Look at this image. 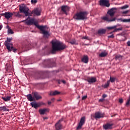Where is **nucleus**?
Instances as JSON below:
<instances>
[{
  "label": "nucleus",
  "mask_w": 130,
  "mask_h": 130,
  "mask_svg": "<svg viewBox=\"0 0 130 130\" xmlns=\"http://www.w3.org/2000/svg\"><path fill=\"white\" fill-rule=\"evenodd\" d=\"M19 11L20 13L24 14L25 17H28L27 19L21 21V22H24L25 25H27L28 26L33 25V18L30 17L31 13L29 12V8L25 5L20 6H19Z\"/></svg>",
  "instance_id": "obj_1"
},
{
  "label": "nucleus",
  "mask_w": 130,
  "mask_h": 130,
  "mask_svg": "<svg viewBox=\"0 0 130 130\" xmlns=\"http://www.w3.org/2000/svg\"><path fill=\"white\" fill-rule=\"evenodd\" d=\"M117 8L114 7L110 9L108 12L107 14L109 15H106L102 18V20L106 21V22H108V23H111V22H114L116 20V17H113L115 13H116V10Z\"/></svg>",
  "instance_id": "obj_2"
},
{
  "label": "nucleus",
  "mask_w": 130,
  "mask_h": 130,
  "mask_svg": "<svg viewBox=\"0 0 130 130\" xmlns=\"http://www.w3.org/2000/svg\"><path fill=\"white\" fill-rule=\"evenodd\" d=\"M52 50L51 51L52 53H54L56 51H59V50H63L66 49L67 46L64 44L61 43V42L58 41H55L52 42Z\"/></svg>",
  "instance_id": "obj_3"
},
{
  "label": "nucleus",
  "mask_w": 130,
  "mask_h": 130,
  "mask_svg": "<svg viewBox=\"0 0 130 130\" xmlns=\"http://www.w3.org/2000/svg\"><path fill=\"white\" fill-rule=\"evenodd\" d=\"M33 25H35L38 29H39L40 31H41V34H43L44 37L46 38H48L49 36H50V34H49V32L47 30H46L45 29L47 28V25H39L38 24V22L35 21V18H33Z\"/></svg>",
  "instance_id": "obj_4"
},
{
  "label": "nucleus",
  "mask_w": 130,
  "mask_h": 130,
  "mask_svg": "<svg viewBox=\"0 0 130 130\" xmlns=\"http://www.w3.org/2000/svg\"><path fill=\"white\" fill-rule=\"evenodd\" d=\"M87 16H88L87 11H81L76 13L74 16V19L78 20H86L87 19Z\"/></svg>",
  "instance_id": "obj_5"
},
{
  "label": "nucleus",
  "mask_w": 130,
  "mask_h": 130,
  "mask_svg": "<svg viewBox=\"0 0 130 130\" xmlns=\"http://www.w3.org/2000/svg\"><path fill=\"white\" fill-rule=\"evenodd\" d=\"M5 45L6 46L7 49L8 50L9 52H11V51H13V52H16V51L17 50V49L14 48L13 47V44L11 43H9L8 42H5Z\"/></svg>",
  "instance_id": "obj_6"
},
{
  "label": "nucleus",
  "mask_w": 130,
  "mask_h": 130,
  "mask_svg": "<svg viewBox=\"0 0 130 130\" xmlns=\"http://www.w3.org/2000/svg\"><path fill=\"white\" fill-rule=\"evenodd\" d=\"M86 121V117L83 116L80 119V122L78 123V126L77 127V130L82 128V126L85 124Z\"/></svg>",
  "instance_id": "obj_7"
},
{
  "label": "nucleus",
  "mask_w": 130,
  "mask_h": 130,
  "mask_svg": "<svg viewBox=\"0 0 130 130\" xmlns=\"http://www.w3.org/2000/svg\"><path fill=\"white\" fill-rule=\"evenodd\" d=\"M100 6H103L104 7H106L107 8H109V7H110L109 0H100Z\"/></svg>",
  "instance_id": "obj_8"
},
{
  "label": "nucleus",
  "mask_w": 130,
  "mask_h": 130,
  "mask_svg": "<svg viewBox=\"0 0 130 130\" xmlns=\"http://www.w3.org/2000/svg\"><path fill=\"white\" fill-rule=\"evenodd\" d=\"M1 15V16H4L6 19H7V20H9V19H11V18L13 17V15H14V14L12 12H5V13H2Z\"/></svg>",
  "instance_id": "obj_9"
},
{
  "label": "nucleus",
  "mask_w": 130,
  "mask_h": 130,
  "mask_svg": "<svg viewBox=\"0 0 130 130\" xmlns=\"http://www.w3.org/2000/svg\"><path fill=\"white\" fill-rule=\"evenodd\" d=\"M104 117V114L101 113L100 112H95L94 114L95 119H99L100 118H103Z\"/></svg>",
  "instance_id": "obj_10"
},
{
  "label": "nucleus",
  "mask_w": 130,
  "mask_h": 130,
  "mask_svg": "<svg viewBox=\"0 0 130 130\" xmlns=\"http://www.w3.org/2000/svg\"><path fill=\"white\" fill-rule=\"evenodd\" d=\"M33 107L34 108H35L36 109H37V108H38V107H40V106L41 105H43V104H44V103L41 102V103H36L34 101V99H33Z\"/></svg>",
  "instance_id": "obj_11"
},
{
  "label": "nucleus",
  "mask_w": 130,
  "mask_h": 130,
  "mask_svg": "<svg viewBox=\"0 0 130 130\" xmlns=\"http://www.w3.org/2000/svg\"><path fill=\"white\" fill-rule=\"evenodd\" d=\"M47 62L50 64V66H48V68H53L55 64V61L53 60V59H47Z\"/></svg>",
  "instance_id": "obj_12"
},
{
  "label": "nucleus",
  "mask_w": 130,
  "mask_h": 130,
  "mask_svg": "<svg viewBox=\"0 0 130 130\" xmlns=\"http://www.w3.org/2000/svg\"><path fill=\"white\" fill-rule=\"evenodd\" d=\"M34 14L36 16H40L41 15V8H37L34 10Z\"/></svg>",
  "instance_id": "obj_13"
},
{
  "label": "nucleus",
  "mask_w": 130,
  "mask_h": 130,
  "mask_svg": "<svg viewBox=\"0 0 130 130\" xmlns=\"http://www.w3.org/2000/svg\"><path fill=\"white\" fill-rule=\"evenodd\" d=\"M81 61H82V62H84V63H88L89 61V57H88V55H84L81 59Z\"/></svg>",
  "instance_id": "obj_14"
},
{
  "label": "nucleus",
  "mask_w": 130,
  "mask_h": 130,
  "mask_svg": "<svg viewBox=\"0 0 130 130\" xmlns=\"http://www.w3.org/2000/svg\"><path fill=\"white\" fill-rule=\"evenodd\" d=\"M62 121V119L59 120L56 124L55 127L56 130L61 129V124H60V122Z\"/></svg>",
  "instance_id": "obj_15"
},
{
  "label": "nucleus",
  "mask_w": 130,
  "mask_h": 130,
  "mask_svg": "<svg viewBox=\"0 0 130 130\" xmlns=\"http://www.w3.org/2000/svg\"><path fill=\"white\" fill-rule=\"evenodd\" d=\"M86 81L91 84V83H95V82H97V79H96V77H90L89 78H87Z\"/></svg>",
  "instance_id": "obj_16"
},
{
  "label": "nucleus",
  "mask_w": 130,
  "mask_h": 130,
  "mask_svg": "<svg viewBox=\"0 0 130 130\" xmlns=\"http://www.w3.org/2000/svg\"><path fill=\"white\" fill-rule=\"evenodd\" d=\"M68 10H69V7H68V6H62L61 7V11H62L63 13H64L66 15H68V13H67Z\"/></svg>",
  "instance_id": "obj_17"
},
{
  "label": "nucleus",
  "mask_w": 130,
  "mask_h": 130,
  "mask_svg": "<svg viewBox=\"0 0 130 130\" xmlns=\"http://www.w3.org/2000/svg\"><path fill=\"white\" fill-rule=\"evenodd\" d=\"M60 94V92L55 90L54 91H51L49 93L50 96H55L56 95H59Z\"/></svg>",
  "instance_id": "obj_18"
},
{
  "label": "nucleus",
  "mask_w": 130,
  "mask_h": 130,
  "mask_svg": "<svg viewBox=\"0 0 130 130\" xmlns=\"http://www.w3.org/2000/svg\"><path fill=\"white\" fill-rule=\"evenodd\" d=\"M34 96L36 98V100H39L40 99H42V96H40L38 92H34Z\"/></svg>",
  "instance_id": "obj_19"
},
{
  "label": "nucleus",
  "mask_w": 130,
  "mask_h": 130,
  "mask_svg": "<svg viewBox=\"0 0 130 130\" xmlns=\"http://www.w3.org/2000/svg\"><path fill=\"white\" fill-rule=\"evenodd\" d=\"M39 113H40V114H41L42 115H43V114H45L46 112H47L48 111H49V109H41L39 110Z\"/></svg>",
  "instance_id": "obj_20"
},
{
  "label": "nucleus",
  "mask_w": 130,
  "mask_h": 130,
  "mask_svg": "<svg viewBox=\"0 0 130 130\" xmlns=\"http://www.w3.org/2000/svg\"><path fill=\"white\" fill-rule=\"evenodd\" d=\"M112 124L107 123L103 125V127L106 129H111L112 128Z\"/></svg>",
  "instance_id": "obj_21"
},
{
  "label": "nucleus",
  "mask_w": 130,
  "mask_h": 130,
  "mask_svg": "<svg viewBox=\"0 0 130 130\" xmlns=\"http://www.w3.org/2000/svg\"><path fill=\"white\" fill-rule=\"evenodd\" d=\"M21 12H13V15L15 16V17H16V18H22L23 17V15H22L21 14H20Z\"/></svg>",
  "instance_id": "obj_22"
},
{
  "label": "nucleus",
  "mask_w": 130,
  "mask_h": 130,
  "mask_svg": "<svg viewBox=\"0 0 130 130\" xmlns=\"http://www.w3.org/2000/svg\"><path fill=\"white\" fill-rule=\"evenodd\" d=\"M108 54V53L106 51H104L101 52L99 54L100 57H105V56H107V55Z\"/></svg>",
  "instance_id": "obj_23"
},
{
  "label": "nucleus",
  "mask_w": 130,
  "mask_h": 130,
  "mask_svg": "<svg viewBox=\"0 0 130 130\" xmlns=\"http://www.w3.org/2000/svg\"><path fill=\"white\" fill-rule=\"evenodd\" d=\"M26 98L28 101L32 102L33 101V96H32V94H28L26 95Z\"/></svg>",
  "instance_id": "obj_24"
},
{
  "label": "nucleus",
  "mask_w": 130,
  "mask_h": 130,
  "mask_svg": "<svg viewBox=\"0 0 130 130\" xmlns=\"http://www.w3.org/2000/svg\"><path fill=\"white\" fill-rule=\"evenodd\" d=\"M2 99L5 102H8V101H11V96H7L6 97H2Z\"/></svg>",
  "instance_id": "obj_25"
},
{
  "label": "nucleus",
  "mask_w": 130,
  "mask_h": 130,
  "mask_svg": "<svg viewBox=\"0 0 130 130\" xmlns=\"http://www.w3.org/2000/svg\"><path fill=\"white\" fill-rule=\"evenodd\" d=\"M0 111H9V109L7 108V107L5 106L0 107Z\"/></svg>",
  "instance_id": "obj_26"
},
{
  "label": "nucleus",
  "mask_w": 130,
  "mask_h": 130,
  "mask_svg": "<svg viewBox=\"0 0 130 130\" xmlns=\"http://www.w3.org/2000/svg\"><path fill=\"white\" fill-rule=\"evenodd\" d=\"M105 32H106V30L104 29H99L98 31V33L99 34H105Z\"/></svg>",
  "instance_id": "obj_27"
},
{
  "label": "nucleus",
  "mask_w": 130,
  "mask_h": 130,
  "mask_svg": "<svg viewBox=\"0 0 130 130\" xmlns=\"http://www.w3.org/2000/svg\"><path fill=\"white\" fill-rule=\"evenodd\" d=\"M110 84V81L109 80L107 82V83L105 85H103V88H108V87H109Z\"/></svg>",
  "instance_id": "obj_28"
},
{
  "label": "nucleus",
  "mask_w": 130,
  "mask_h": 130,
  "mask_svg": "<svg viewBox=\"0 0 130 130\" xmlns=\"http://www.w3.org/2000/svg\"><path fill=\"white\" fill-rule=\"evenodd\" d=\"M122 29H123L122 27H119L118 28H115L113 31V32H118V31H121L122 30Z\"/></svg>",
  "instance_id": "obj_29"
},
{
  "label": "nucleus",
  "mask_w": 130,
  "mask_h": 130,
  "mask_svg": "<svg viewBox=\"0 0 130 130\" xmlns=\"http://www.w3.org/2000/svg\"><path fill=\"white\" fill-rule=\"evenodd\" d=\"M119 35H120V36H121V37H123V38L121 40V41H125V40H126V37H125V36L122 34H120Z\"/></svg>",
  "instance_id": "obj_30"
},
{
  "label": "nucleus",
  "mask_w": 130,
  "mask_h": 130,
  "mask_svg": "<svg viewBox=\"0 0 130 130\" xmlns=\"http://www.w3.org/2000/svg\"><path fill=\"white\" fill-rule=\"evenodd\" d=\"M115 80H116V78H115V77H110V82H111V83H113V82H115Z\"/></svg>",
  "instance_id": "obj_31"
},
{
  "label": "nucleus",
  "mask_w": 130,
  "mask_h": 130,
  "mask_svg": "<svg viewBox=\"0 0 130 130\" xmlns=\"http://www.w3.org/2000/svg\"><path fill=\"white\" fill-rule=\"evenodd\" d=\"M115 28H116V26H109L107 27V29H108V30H112V29H115Z\"/></svg>",
  "instance_id": "obj_32"
},
{
  "label": "nucleus",
  "mask_w": 130,
  "mask_h": 130,
  "mask_svg": "<svg viewBox=\"0 0 130 130\" xmlns=\"http://www.w3.org/2000/svg\"><path fill=\"white\" fill-rule=\"evenodd\" d=\"M12 40H13V38H7V41H6L5 42H8V43H10V42H11V41H12Z\"/></svg>",
  "instance_id": "obj_33"
},
{
  "label": "nucleus",
  "mask_w": 130,
  "mask_h": 130,
  "mask_svg": "<svg viewBox=\"0 0 130 130\" xmlns=\"http://www.w3.org/2000/svg\"><path fill=\"white\" fill-rule=\"evenodd\" d=\"M23 48L25 50H29V49H30V45H29V46H25V47H23Z\"/></svg>",
  "instance_id": "obj_34"
},
{
  "label": "nucleus",
  "mask_w": 130,
  "mask_h": 130,
  "mask_svg": "<svg viewBox=\"0 0 130 130\" xmlns=\"http://www.w3.org/2000/svg\"><path fill=\"white\" fill-rule=\"evenodd\" d=\"M128 5H124L121 7V10H125V9H127L128 8Z\"/></svg>",
  "instance_id": "obj_35"
},
{
  "label": "nucleus",
  "mask_w": 130,
  "mask_h": 130,
  "mask_svg": "<svg viewBox=\"0 0 130 130\" xmlns=\"http://www.w3.org/2000/svg\"><path fill=\"white\" fill-rule=\"evenodd\" d=\"M122 22H130V18L129 19H124L122 20Z\"/></svg>",
  "instance_id": "obj_36"
},
{
  "label": "nucleus",
  "mask_w": 130,
  "mask_h": 130,
  "mask_svg": "<svg viewBox=\"0 0 130 130\" xmlns=\"http://www.w3.org/2000/svg\"><path fill=\"white\" fill-rule=\"evenodd\" d=\"M70 43H71V44H72V45H74V44H76V40H72L70 42Z\"/></svg>",
  "instance_id": "obj_37"
},
{
  "label": "nucleus",
  "mask_w": 130,
  "mask_h": 130,
  "mask_svg": "<svg viewBox=\"0 0 130 130\" xmlns=\"http://www.w3.org/2000/svg\"><path fill=\"white\" fill-rule=\"evenodd\" d=\"M129 12H130V10H126V11H125L122 12V14L123 15H126V14H128Z\"/></svg>",
  "instance_id": "obj_38"
},
{
  "label": "nucleus",
  "mask_w": 130,
  "mask_h": 130,
  "mask_svg": "<svg viewBox=\"0 0 130 130\" xmlns=\"http://www.w3.org/2000/svg\"><path fill=\"white\" fill-rule=\"evenodd\" d=\"M8 32L10 34H14V31H13L12 30V29H10L8 30Z\"/></svg>",
  "instance_id": "obj_39"
},
{
  "label": "nucleus",
  "mask_w": 130,
  "mask_h": 130,
  "mask_svg": "<svg viewBox=\"0 0 130 130\" xmlns=\"http://www.w3.org/2000/svg\"><path fill=\"white\" fill-rule=\"evenodd\" d=\"M108 38H114V35H113V34L110 35V36H108Z\"/></svg>",
  "instance_id": "obj_40"
},
{
  "label": "nucleus",
  "mask_w": 130,
  "mask_h": 130,
  "mask_svg": "<svg viewBox=\"0 0 130 130\" xmlns=\"http://www.w3.org/2000/svg\"><path fill=\"white\" fill-rule=\"evenodd\" d=\"M119 103H123V100L122 99H120L119 100Z\"/></svg>",
  "instance_id": "obj_41"
},
{
  "label": "nucleus",
  "mask_w": 130,
  "mask_h": 130,
  "mask_svg": "<svg viewBox=\"0 0 130 130\" xmlns=\"http://www.w3.org/2000/svg\"><path fill=\"white\" fill-rule=\"evenodd\" d=\"M87 95H84V96H83V97H82V100H85V99H87Z\"/></svg>",
  "instance_id": "obj_42"
},
{
  "label": "nucleus",
  "mask_w": 130,
  "mask_h": 130,
  "mask_svg": "<svg viewBox=\"0 0 130 130\" xmlns=\"http://www.w3.org/2000/svg\"><path fill=\"white\" fill-rule=\"evenodd\" d=\"M106 97H107V94H104L103 95V99H104V98H106Z\"/></svg>",
  "instance_id": "obj_43"
},
{
  "label": "nucleus",
  "mask_w": 130,
  "mask_h": 130,
  "mask_svg": "<svg viewBox=\"0 0 130 130\" xmlns=\"http://www.w3.org/2000/svg\"><path fill=\"white\" fill-rule=\"evenodd\" d=\"M103 101H104V99H101L99 100V102H103Z\"/></svg>",
  "instance_id": "obj_44"
},
{
  "label": "nucleus",
  "mask_w": 130,
  "mask_h": 130,
  "mask_svg": "<svg viewBox=\"0 0 130 130\" xmlns=\"http://www.w3.org/2000/svg\"><path fill=\"white\" fill-rule=\"evenodd\" d=\"M82 39H88V38L87 36H84L82 38Z\"/></svg>",
  "instance_id": "obj_45"
},
{
  "label": "nucleus",
  "mask_w": 130,
  "mask_h": 130,
  "mask_svg": "<svg viewBox=\"0 0 130 130\" xmlns=\"http://www.w3.org/2000/svg\"><path fill=\"white\" fill-rule=\"evenodd\" d=\"M127 46H130V41H128V42H127Z\"/></svg>",
  "instance_id": "obj_46"
},
{
  "label": "nucleus",
  "mask_w": 130,
  "mask_h": 130,
  "mask_svg": "<svg viewBox=\"0 0 130 130\" xmlns=\"http://www.w3.org/2000/svg\"><path fill=\"white\" fill-rule=\"evenodd\" d=\"M37 2H38L37 0H33V4H37Z\"/></svg>",
  "instance_id": "obj_47"
},
{
  "label": "nucleus",
  "mask_w": 130,
  "mask_h": 130,
  "mask_svg": "<svg viewBox=\"0 0 130 130\" xmlns=\"http://www.w3.org/2000/svg\"><path fill=\"white\" fill-rule=\"evenodd\" d=\"M3 29V25L0 24V31Z\"/></svg>",
  "instance_id": "obj_48"
},
{
  "label": "nucleus",
  "mask_w": 130,
  "mask_h": 130,
  "mask_svg": "<svg viewBox=\"0 0 130 130\" xmlns=\"http://www.w3.org/2000/svg\"><path fill=\"white\" fill-rule=\"evenodd\" d=\"M114 26H116V28H117V27H119V26H120V24H117V25H114Z\"/></svg>",
  "instance_id": "obj_49"
},
{
  "label": "nucleus",
  "mask_w": 130,
  "mask_h": 130,
  "mask_svg": "<svg viewBox=\"0 0 130 130\" xmlns=\"http://www.w3.org/2000/svg\"><path fill=\"white\" fill-rule=\"evenodd\" d=\"M120 57V55H117L116 56V58L117 59V58H119Z\"/></svg>",
  "instance_id": "obj_50"
},
{
  "label": "nucleus",
  "mask_w": 130,
  "mask_h": 130,
  "mask_svg": "<svg viewBox=\"0 0 130 130\" xmlns=\"http://www.w3.org/2000/svg\"><path fill=\"white\" fill-rule=\"evenodd\" d=\"M61 83H63V84H66V81L64 80H62L61 81Z\"/></svg>",
  "instance_id": "obj_51"
},
{
  "label": "nucleus",
  "mask_w": 130,
  "mask_h": 130,
  "mask_svg": "<svg viewBox=\"0 0 130 130\" xmlns=\"http://www.w3.org/2000/svg\"><path fill=\"white\" fill-rule=\"evenodd\" d=\"M51 101H52L53 102H54V100H55V98H52L51 99Z\"/></svg>",
  "instance_id": "obj_52"
},
{
  "label": "nucleus",
  "mask_w": 130,
  "mask_h": 130,
  "mask_svg": "<svg viewBox=\"0 0 130 130\" xmlns=\"http://www.w3.org/2000/svg\"><path fill=\"white\" fill-rule=\"evenodd\" d=\"M48 104L49 105H50V104H51V102H50V101L48 102Z\"/></svg>",
  "instance_id": "obj_53"
},
{
  "label": "nucleus",
  "mask_w": 130,
  "mask_h": 130,
  "mask_svg": "<svg viewBox=\"0 0 130 130\" xmlns=\"http://www.w3.org/2000/svg\"><path fill=\"white\" fill-rule=\"evenodd\" d=\"M30 105L32 107H33V102L30 103Z\"/></svg>",
  "instance_id": "obj_54"
},
{
  "label": "nucleus",
  "mask_w": 130,
  "mask_h": 130,
  "mask_svg": "<svg viewBox=\"0 0 130 130\" xmlns=\"http://www.w3.org/2000/svg\"><path fill=\"white\" fill-rule=\"evenodd\" d=\"M61 82V81H60V80H58V84H60Z\"/></svg>",
  "instance_id": "obj_55"
},
{
  "label": "nucleus",
  "mask_w": 130,
  "mask_h": 130,
  "mask_svg": "<svg viewBox=\"0 0 130 130\" xmlns=\"http://www.w3.org/2000/svg\"><path fill=\"white\" fill-rule=\"evenodd\" d=\"M57 101H58V102L61 101V100H60V99L57 100Z\"/></svg>",
  "instance_id": "obj_56"
},
{
  "label": "nucleus",
  "mask_w": 130,
  "mask_h": 130,
  "mask_svg": "<svg viewBox=\"0 0 130 130\" xmlns=\"http://www.w3.org/2000/svg\"><path fill=\"white\" fill-rule=\"evenodd\" d=\"M47 118H47V117H44V119H47Z\"/></svg>",
  "instance_id": "obj_57"
},
{
  "label": "nucleus",
  "mask_w": 130,
  "mask_h": 130,
  "mask_svg": "<svg viewBox=\"0 0 130 130\" xmlns=\"http://www.w3.org/2000/svg\"><path fill=\"white\" fill-rule=\"evenodd\" d=\"M31 4H33V0H31Z\"/></svg>",
  "instance_id": "obj_58"
},
{
  "label": "nucleus",
  "mask_w": 130,
  "mask_h": 130,
  "mask_svg": "<svg viewBox=\"0 0 130 130\" xmlns=\"http://www.w3.org/2000/svg\"><path fill=\"white\" fill-rule=\"evenodd\" d=\"M129 16H130V15Z\"/></svg>",
  "instance_id": "obj_59"
}]
</instances>
